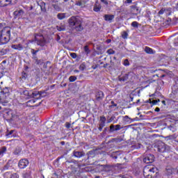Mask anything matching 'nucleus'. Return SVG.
Masks as SVG:
<instances>
[{"mask_svg":"<svg viewBox=\"0 0 178 178\" xmlns=\"http://www.w3.org/2000/svg\"><path fill=\"white\" fill-rule=\"evenodd\" d=\"M70 126H71L70 123H69V122L66 123V126L65 127H66L67 129H70Z\"/></svg>","mask_w":178,"mask_h":178,"instance_id":"obj_53","label":"nucleus"},{"mask_svg":"<svg viewBox=\"0 0 178 178\" xmlns=\"http://www.w3.org/2000/svg\"><path fill=\"white\" fill-rule=\"evenodd\" d=\"M73 155L75 158H81L86 155V153L74 150L73 152Z\"/></svg>","mask_w":178,"mask_h":178,"instance_id":"obj_12","label":"nucleus"},{"mask_svg":"<svg viewBox=\"0 0 178 178\" xmlns=\"http://www.w3.org/2000/svg\"><path fill=\"white\" fill-rule=\"evenodd\" d=\"M157 151L159 152H161L163 153L166 151V145H165V143L161 142L160 143H159V145L156 147Z\"/></svg>","mask_w":178,"mask_h":178,"instance_id":"obj_9","label":"nucleus"},{"mask_svg":"<svg viewBox=\"0 0 178 178\" xmlns=\"http://www.w3.org/2000/svg\"><path fill=\"white\" fill-rule=\"evenodd\" d=\"M99 131H102V129H104V127H102V126H99Z\"/></svg>","mask_w":178,"mask_h":178,"instance_id":"obj_57","label":"nucleus"},{"mask_svg":"<svg viewBox=\"0 0 178 178\" xmlns=\"http://www.w3.org/2000/svg\"><path fill=\"white\" fill-rule=\"evenodd\" d=\"M76 80H77V76H71L69 77V81H70V83H73L74 81H76Z\"/></svg>","mask_w":178,"mask_h":178,"instance_id":"obj_29","label":"nucleus"},{"mask_svg":"<svg viewBox=\"0 0 178 178\" xmlns=\"http://www.w3.org/2000/svg\"><path fill=\"white\" fill-rule=\"evenodd\" d=\"M128 119H130V118H129L128 115H125V116L124 117V120H125L126 122H129V120H128Z\"/></svg>","mask_w":178,"mask_h":178,"instance_id":"obj_50","label":"nucleus"},{"mask_svg":"<svg viewBox=\"0 0 178 178\" xmlns=\"http://www.w3.org/2000/svg\"><path fill=\"white\" fill-rule=\"evenodd\" d=\"M131 2H132V0H127L125 1V3H131Z\"/></svg>","mask_w":178,"mask_h":178,"instance_id":"obj_56","label":"nucleus"},{"mask_svg":"<svg viewBox=\"0 0 178 178\" xmlns=\"http://www.w3.org/2000/svg\"><path fill=\"white\" fill-rule=\"evenodd\" d=\"M160 111H161V108H159V107H156L155 108V112H160Z\"/></svg>","mask_w":178,"mask_h":178,"instance_id":"obj_55","label":"nucleus"},{"mask_svg":"<svg viewBox=\"0 0 178 178\" xmlns=\"http://www.w3.org/2000/svg\"><path fill=\"white\" fill-rule=\"evenodd\" d=\"M112 143H120V141H122V140H120V138H113L111 140Z\"/></svg>","mask_w":178,"mask_h":178,"instance_id":"obj_40","label":"nucleus"},{"mask_svg":"<svg viewBox=\"0 0 178 178\" xmlns=\"http://www.w3.org/2000/svg\"><path fill=\"white\" fill-rule=\"evenodd\" d=\"M76 6H81V5H83V3H81V1H78L76 3Z\"/></svg>","mask_w":178,"mask_h":178,"instance_id":"obj_52","label":"nucleus"},{"mask_svg":"<svg viewBox=\"0 0 178 178\" xmlns=\"http://www.w3.org/2000/svg\"><path fill=\"white\" fill-rule=\"evenodd\" d=\"M86 69V64L82 63L79 65V70L81 71L84 70Z\"/></svg>","mask_w":178,"mask_h":178,"instance_id":"obj_37","label":"nucleus"},{"mask_svg":"<svg viewBox=\"0 0 178 178\" xmlns=\"http://www.w3.org/2000/svg\"><path fill=\"white\" fill-rule=\"evenodd\" d=\"M53 2H58V0H52Z\"/></svg>","mask_w":178,"mask_h":178,"instance_id":"obj_64","label":"nucleus"},{"mask_svg":"<svg viewBox=\"0 0 178 178\" xmlns=\"http://www.w3.org/2000/svg\"><path fill=\"white\" fill-rule=\"evenodd\" d=\"M21 150L20 149H16L15 151H14V155H19V153H20Z\"/></svg>","mask_w":178,"mask_h":178,"instance_id":"obj_42","label":"nucleus"},{"mask_svg":"<svg viewBox=\"0 0 178 178\" xmlns=\"http://www.w3.org/2000/svg\"><path fill=\"white\" fill-rule=\"evenodd\" d=\"M83 51L86 55H88L91 52V50H90V48H88V45H86L83 47Z\"/></svg>","mask_w":178,"mask_h":178,"instance_id":"obj_25","label":"nucleus"},{"mask_svg":"<svg viewBox=\"0 0 178 178\" xmlns=\"http://www.w3.org/2000/svg\"><path fill=\"white\" fill-rule=\"evenodd\" d=\"M106 52L108 55H115V51L112 49H108Z\"/></svg>","mask_w":178,"mask_h":178,"instance_id":"obj_32","label":"nucleus"},{"mask_svg":"<svg viewBox=\"0 0 178 178\" xmlns=\"http://www.w3.org/2000/svg\"><path fill=\"white\" fill-rule=\"evenodd\" d=\"M115 131H118L120 130V124L115 125Z\"/></svg>","mask_w":178,"mask_h":178,"instance_id":"obj_45","label":"nucleus"},{"mask_svg":"<svg viewBox=\"0 0 178 178\" xmlns=\"http://www.w3.org/2000/svg\"><path fill=\"white\" fill-rule=\"evenodd\" d=\"M8 54V50L6 49H2L0 50V55L2 56L3 55H6Z\"/></svg>","mask_w":178,"mask_h":178,"instance_id":"obj_30","label":"nucleus"},{"mask_svg":"<svg viewBox=\"0 0 178 178\" xmlns=\"http://www.w3.org/2000/svg\"><path fill=\"white\" fill-rule=\"evenodd\" d=\"M150 104H152V105H156V104H158V100H152L150 102Z\"/></svg>","mask_w":178,"mask_h":178,"instance_id":"obj_47","label":"nucleus"},{"mask_svg":"<svg viewBox=\"0 0 178 178\" xmlns=\"http://www.w3.org/2000/svg\"><path fill=\"white\" fill-rule=\"evenodd\" d=\"M37 95H41V93L38 91H33L31 90V98H35V97H37Z\"/></svg>","mask_w":178,"mask_h":178,"instance_id":"obj_21","label":"nucleus"},{"mask_svg":"<svg viewBox=\"0 0 178 178\" xmlns=\"http://www.w3.org/2000/svg\"><path fill=\"white\" fill-rule=\"evenodd\" d=\"M69 24L70 27H74L76 31H83V30L81 20L76 17H71L69 19Z\"/></svg>","mask_w":178,"mask_h":178,"instance_id":"obj_4","label":"nucleus"},{"mask_svg":"<svg viewBox=\"0 0 178 178\" xmlns=\"http://www.w3.org/2000/svg\"><path fill=\"white\" fill-rule=\"evenodd\" d=\"M111 106H118V104H115V102L112 101L111 102Z\"/></svg>","mask_w":178,"mask_h":178,"instance_id":"obj_54","label":"nucleus"},{"mask_svg":"<svg viewBox=\"0 0 178 178\" xmlns=\"http://www.w3.org/2000/svg\"><path fill=\"white\" fill-rule=\"evenodd\" d=\"M145 52H146V54H154L152 49H151L148 47H146L145 48Z\"/></svg>","mask_w":178,"mask_h":178,"instance_id":"obj_26","label":"nucleus"},{"mask_svg":"<svg viewBox=\"0 0 178 178\" xmlns=\"http://www.w3.org/2000/svg\"><path fill=\"white\" fill-rule=\"evenodd\" d=\"M12 48L13 49H17V51H22L23 45H22L21 44H13Z\"/></svg>","mask_w":178,"mask_h":178,"instance_id":"obj_19","label":"nucleus"},{"mask_svg":"<svg viewBox=\"0 0 178 178\" xmlns=\"http://www.w3.org/2000/svg\"><path fill=\"white\" fill-rule=\"evenodd\" d=\"M136 149L141 148V145H138V147H136Z\"/></svg>","mask_w":178,"mask_h":178,"instance_id":"obj_62","label":"nucleus"},{"mask_svg":"<svg viewBox=\"0 0 178 178\" xmlns=\"http://www.w3.org/2000/svg\"><path fill=\"white\" fill-rule=\"evenodd\" d=\"M70 56H72L74 59H76V58H77V54L76 53H71Z\"/></svg>","mask_w":178,"mask_h":178,"instance_id":"obj_44","label":"nucleus"},{"mask_svg":"<svg viewBox=\"0 0 178 178\" xmlns=\"http://www.w3.org/2000/svg\"><path fill=\"white\" fill-rule=\"evenodd\" d=\"M131 74V73L129 72L128 74H125L124 75H122L119 76V81H127L129 80V76Z\"/></svg>","mask_w":178,"mask_h":178,"instance_id":"obj_13","label":"nucleus"},{"mask_svg":"<svg viewBox=\"0 0 178 178\" xmlns=\"http://www.w3.org/2000/svg\"><path fill=\"white\" fill-rule=\"evenodd\" d=\"M165 173L168 176H170V175H173V173H175V169L172 167H167L165 169Z\"/></svg>","mask_w":178,"mask_h":178,"instance_id":"obj_17","label":"nucleus"},{"mask_svg":"<svg viewBox=\"0 0 178 178\" xmlns=\"http://www.w3.org/2000/svg\"><path fill=\"white\" fill-rule=\"evenodd\" d=\"M22 177L23 178H30L31 176H30V172H25L22 174Z\"/></svg>","mask_w":178,"mask_h":178,"instance_id":"obj_31","label":"nucleus"},{"mask_svg":"<svg viewBox=\"0 0 178 178\" xmlns=\"http://www.w3.org/2000/svg\"><path fill=\"white\" fill-rule=\"evenodd\" d=\"M106 122V118H105V116H101L99 126H101L102 127H105Z\"/></svg>","mask_w":178,"mask_h":178,"instance_id":"obj_18","label":"nucleus"},{"mask_svg":"<svg viewBox=\"0 0 178 178\" xmlns=\"http://www.w3.org/2000/svg\"><path fill=\"white\" fill-rule=\"evenodd\" d=\"M12 134H13V130H11L10 131H7L6 136L7 137H12Z\"/></svg>","mask_w":178,"mask_h":178,"instance_id":"obj_38","label":"nucleus"},{"mask_svg":"<svg viewBox=\"0 0 178 178\" xmlns=\"http://www.w3.org/2000/svg\"><path fill=\"white\" fill-rule=\"evenodd\" d=\"M8 169H9V165L6 164V165H4L3 170H8Z\"/></svg>","mask_w":178,"mask_h":178,"instance_id":"obj_48","label":"nucleus"},{"mask_svg":"<svg viewBox=\"0 0 178 178\" xmlns=\"http://www.w3.org/2000/svg\"><path fill=\"white\" fill-rule=\"evenodd\" d=\"M101 1V2H102V3H104V5H108V1H106V0H100Z\"/></svg>","mask_w":178,"mask_h":178,"instance_id":"obj_51","label":"nucleus"},{"mask_svg":"<svg viewBox=\"0 0 178 178\" xmlns=\"http://www.w3.org/2000/svg\"><path fill=\"white\" fill-rule=\"evenodd\" d=\"M58 31H65L66 30V25L60 24L56 26Z\"/></svg>","mask_w":178,"mask_h":178,"instance_id":"obj_20","label":"nucleus"},{"mask_svg":"<svg viewBox=\"0 0 178 178\" xmlns=\"http://www.w3.org/2000/svg\"><path fill=\"white\" fill-rule=\"evenodd\" d=\"M121 155L123 154L120 152H115L111 154V157L113 159H119V158H122Z\"/></svg>","mask_w":178,"mask_h":178,"instance_id":"obj_14","label":"nucleus"},{"mask_svg":"<svg viewBox=\"0 0 178 178\" xmlns=\"http://www.w3.org/2000/svg\"><path fill=\"white\" fill-rule=\"evenodd\" d=\"M12 3V0H0V8H4Z\"/></svg>","mask_w":178,"mask_h":178,"instance_id":"obj_11","label":"nucleus"},{"mask_svg":"<svg viewBox=\"0 0 178 178\" xmlns=\"http://www.w3.org/2000/svg\"><path fill=\"white\" fill-rule=\"evenodd\" d=\"M154 161H155V156L152 154H147L143 159V162L145 163H152Z\"/></svg>","mask_w":178,"mask_h":178,"instance_id":"obj_7","label":"nucleus"},{"mask_svg":"<svg viewBox=\"0 0 178 178\" xmlns=\"http://www.w3.org/2000/svg\"><path fill=\"white\" fill-rule=\"evenodd\" d=\"M31 90H24L22 93L21 95H24L25 98L26 99H29L31 98Z\"/></svg>","mask_w":178,"mask_h":178,"instance_id":"obj_16","label":"nucleus"},{"mask_svg":"<svg viewBox=\"0 0 178 178\" xmlns=\"http://www.w3.org/2000/svg\"><path fill=\"white\" fill-rule=\"evenodd\" d=\"M10 178H19V175L17 173L11 174Z\"/></svg>","mask_w":178,"mask_h":178,"instance_id":"obj_36","label":"nucleus"},{"mask_svg":"<svg viewBox=\"0 0 178 178\" xmlns=\"http://www.w3.org/2000/svg\"><path fill=\"white\" fill-rule=\"evenodd\" d=\"M74 73H79V70H74Z\"/></svg>","mask_w":178,"mask_h":178,"instance_id":"obj_61","label":"nucleus"},{"mask_svg":"<svg viewBox=\"0 0 178 178\" xmlns=\"http://www.w3.org/2000/svg\"><path fill=\"white\" fill-rule=\"evenodd\" d=\"M27 166H29V160L26 159L19 160L18 163V167L19 169H25V168H27Z\"/></svg>","mask_w":178,"mask_h":178,"instance_id":"obj_8","label":"nucleus"},{"mask_svg":"<svg viewBox=\"0 0 178 178\" xmlns=\"http://www.w3.org/2000/svg\"><path fill=\"white\" fill-rule=\"evenodd\" d=\"M6 147L3 146L0 148V156H3V154L6 153Z\"/></svg>","mask_w":178,"mask_h":178,"instance_id":"obj_23","label":"nucleus"},{"mask_svg":"<svg viewBox=\"0 0 178 178\" xmlns=\"http://www.w3.org/2000/svg\"><path fill=\"white\" fill-rule=\"evenodd\" d=\"M158 168L154 165H148L143 168V176L145 178H156Z\"/></svg>","mask_w":178,"mask_h":178,"instance_id":"obj_2","label":"nucleus"},{"mask_svg":"<svg viewBox=\"0 0 178 178\" xmlns=\"http://www.w3.org/2000/svg\"><path fill=\"white\" fill-rule=\"evenodd\" d=\"M101 8H102L101 5L99 4L98 5L96 3L94 6L93 10L94 12H99V10H101Z\"/></svg>","mask_w":178,"mask_h":178,"instance_id":"obj_22","label":"nucleus"},{"mask_svg":"<svg viewBox=\"0 0 178 178\" xmlns=\"http://www.w3.org/2000/svg\"><path fill=\"white\" fill-rule=\"evenodd\" d=\"M96 100L98 101V102H101L104 99V92L99 90V91H97L96 92Z\"/></svg>","mask_w":178,"mask_h":178,"instance_id":"obj_10","label":"nucleus"},{"mask_svg":"<svg viewBox=\"0 0 178 178\" xmlns=\"http://www.w3.org/2000/svg\"><path fill=\"white\" fill-rule=\"evenodd\" d=\"M161 102L163 105H166V102L165 100H163Z\"/></svg>","mask_w":178,"mask_h":178,"instance_id":"obj_59","label":"nucleus"},{"mask_svg":"<svg viewBox=\"0 0 178 178\" xmlns=\"http://www.w3.org/2000/svg\"><path fill=\"white\" fill-rule=\"evenodd\" d=\"M95 178H101L100 176H96Z\"/></svg>","mask_w":178,"mask_h":178,"instance_id":"obj_63","label":"nucleus"},{"mask_svg":"<svg viewBox=\"0 0 178 178\" xmlns=\"http://www.w3.org/2000/svg\"><path fill=\"white\" fill-rule=\"evenodd\" d=\"M131 26H132V27H138V22H133L131 23Z\"/></svg>","mask_w":178,"mask_h":178,"instance_id":"obj_41","label":"nucleus"},{"mask_svg":"<svg viewBox=\"0 0 178 178\" xmlns=\"http://www.w3.org/2000/svg\"><path fill=\"white\" fill-rule=\"evenodd\" d=\"M40 50H35L34 49H31V54H32L33 57L32 59H33L36 65H40L41 63V60H38V58H37V53L39 52Z\"/></svg>","mask_w":178,"mask_h":178,"instance_id":"obj_6","label":"nucleus"},{"mask_svg":"<svg viewBox=\"0 0 178 178\" xmlns=\"http://www.w3.org/2000/svg\"><path fill=\"white\" fill-rule=\"evenodd\" d=\"M5 25L2 23H0V31H2V30H3V29H5Z\"/></svg>","mask_w":178,"mask_h":178,"instance_id":"obj_46","label":"nucleus"},{"mask_svg":"<svg viewBox=\"0 0 178 178\" xmlns=\"http://www.w3.org/2000/svg\"><path fill=\"white\" fill-rule=\"evenodd\" d=\"M95 152L94 150L90 151L88 153V158L89 159V158H92V156H95Z\"/></svg>","mask_w":178,"mask_h":178,"instance_id":"obj_28","label":"nucleus"},{"mask_svg":"<svg viewBox=\"0 0 178 178\" xmlns=\"http://www.w3.org/2000/svg\"><path fill=\"white\" fill-rule=\"evenodd\" d=\"M113 19H115V15H104V20H106V22H109L110 23H112Z\"/></svg>","mask_w":178,"mask_h":178,"instance_id":"obj_15","label":"nucleus"},{"mask_svg":"<svg viewBox=\"0 0 178 178\" xmlns=\"http://www.w3.org/2000/svg\"><path fill=\"white\" fill-rule=\"evenodd\" d=\"M113 120H115V117L114 116H113L110 119H108L107 120V123H111V122H113Z\"/></svg>","mask_w":178,"mask_h":178,"instance_id":"obj_43","label":"nucleus"},{"mask_svg":"<svg viewBox=\"0 0 178 178\" xmlns=\"http://www.w3.org/2000/svg\"><path fill=\"white\" fill-rule=\"evenodd\" d=\"M21 79H22V80H26L27 79V74L26 72H23L22 73Z\"/></svg>","mask_w":178,"mask_h":178,"instance_id":"obj_34","label":"nucleus"},{"mask_svg":"<svg viewBox=\"0 0 178 178\" xmlns=\"http://www.w3.org/2000/svg\"><path fill=\"white\" fill-rule=\"evenodd\" d=\"M61 145H65V141L60 142Z\"/></svg>","mask_w":178,"mask_h":178,"instance_id":"obj_60","label":"nucleus"},{"mask_svg":"<svg viewBox=\"0 0 178 178\" xmlns=\"http://www.w3.org/2000/svg\"><path fill=\"white\" fill-rule=\"evenodd\" d=\"M163 13H165V10L163 8H162L159 12V15H163Z\"/></svg>","mask_w":178,"mask_h":178,"instance_id":"obj_49","label":"nucleus"},{"mask_svg":"<svg viewBox=\"0 0 178 178\" xmlns=\"http://www.w3.org/2000/svg\"><path fill=\"white\" fill-rule=\"evenodd\" d=\"M124 66H130V62L128 59H125L123 62Z\"/></svg>","mask_w":178,"mask_h":178,"instance_id":"obj_35","label":"nucleus"},{"mask_svg":"<svg viewBox=\"0 0 178 178\" xmlns=\"http://www.w3.org/2000/svg\"><path fill=\"white\" fill-rule=\"evenodd\" d=\"M57 17H58V19H59V20H63V19H65L66 17V14L65 13H58L57 15Z\"/></svg>","mask_w":178,"mask_h":178,"instance_id":"obj_24","label":"nucleus"},{"mask_svg":"<svg viewBox=\"0 0 178 178\" xmlns=\"http://www.w3.org/2000/svg\"><path fill=\"white\" fill-rule=\"evenodd\" d=\"M1 95H0V104L3 106H8L9 105V101H10V92L8 87L0 86Z\"/></svg>","mask_w":178,"mask_h":178,"instance_id":"obj_1","label":"nucleus"},{"mask_svg":"<svg viewBox=\"0 0 178 178\" xmlns=\"http://www.w3.org/2000/svg\"><path fill=\"white\" fill-rule=\"evenodd\" d=\"M24 13V11L23 10H19L18 11H15L14 15H16V16H22Z\"/></svg>","mask_w":178,"mask_h":178,"instance_id":"obj_27","label":"nucleus"},{"mask_svg":"<svg viewBox=\"0 0 178 178\" xmlns=\"http://www.w3.org/2000/svg\"><path fill=\"white\" fill-rule=\"evenodd\" d=\"M111 41L112 40L111 39H108L106 40V42H107V44H110V42H111Z\"/></svg>","mask_w":178,"mask_h":178,"instance_id":"obj_58","label":"nucleus"},{"mask_svg":"<svg viewBox=\"0 0 178 178\" xmlns=\"http://www.w3.org/2000/svg\"><path fill=\"white\" fill-rule=\"evenodd\" d=\"M128 36H129V34L127 33V32L126 31L122 32V38H124V40H126V38H127Z\"/></svg>","mask_w":178,"mask_h":178,"instance_id":"obj_33","label":"nucleus"},{"mask_svg":"<svg viewBox=\"0 0 178 178\" xmlns=\"http://www.w3.org/2000/svg\"><path fill=\"white\" fill-rule=\"evenodd\" d=\"M35 41L36 44H38V45H40V47H44V45H45V42H47L45 38H44V35L40 33H37L35 35Z\"/></svg>","mask_w":178,"mask_h":178,"instance_id":"obj_5","label":"nucleus"},{"mask_svg":"<svg viewBox=\"0 0 178 178\" xmlns=\"http://www.w3.org/2000/svg\"><path fill=\"white\" fill-rule=\"evenodd\" d=\"M10 40V28L5 27L0 32V41L2 44H8Z\"/></svg>","mask_w":178,"mask_h":178,"instance_id":"obj_3","label":"nucleus"},{"mask_svg":"<svg viewBox=\"0 0 178 178\" xmlns=\"http://www.w3.org/2000/svg\"><path fill=\"white\" fill-rule=\"evenodd\" d=\"M113 131H116V130L115 129V125H111L110 126V132L113 133Z\"/></svg>","mask_w":178,"mask_h":178,"instance_id":"obj_39","label":"nucleus"}]
</instances>
